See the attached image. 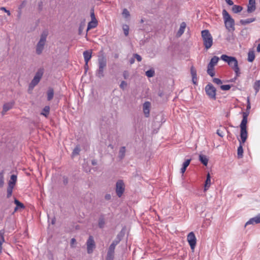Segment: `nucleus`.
I'll return each instance as SVG.
<instances>
[{
	"label": "nucleus",
	"mask_w": 260,
	"mask_h": 260,
	"mask_svg": "<svg viewBox=\"0 0 260 260\" xmlns=\"http://www.w3.org/2000/svg\"><path fill=\"white\" fill-rule=\"evenodd\" d=\"M5 231L4 230H2L0 231V237L4 238Z\"/></svg>",
	"instance_id": "6e6d98bb"
},
{
	"label": "nucleus",
	"mask_w": 260,
	"mask_h": 260,
	"mask_svg": "<svg viewBox=\"0 0 260 260\" xmlns=\"http://www.w3.org/2000/svg\"><path fill=\"white\" fill-rule=\"evenodd\" d=\"M125 151H126L125 147L122 146L120 148V150L119 151V156H118L121 159H123L124 157L125 154Z\"/></svg>",
	"instance_id": "bb28decb"
},
{
	"label": "nucleus",
	"mask_w": 260,
	"mask_h": 260,
	"mask_svg": "<svg viewBox=\"0 0 260 260\" xmlns=\"http://www.w3.org/2000/svg\"><path fill=\"white\" fill-rule=\"evenodd\" d=\"M122 15L125 18H127L130 16L129 12L126 9H123Z\"/></svg>",
	"instance_id": "79ce46f5"
},
{
	"label": "nucleus",
	"mask_w": 260,
	"mask_h": 260,
	"mask_svg": "<svg viewBox=\"0 0 260 260\" xmlns=\"http://www.w3.org/2000/svg\"><path fill=\"white\" fill-rule=\"evenodd\" d=\"M205 91L210 99H216V88L211 83H208L205 87Z\"/></svg>",
	"instance_id": "0eeeda50"
},
{
	"label": "nucleus",
	"mask_w": 260,
	"mask_h": 260,
	"mask_svg": "<svg viewBox=\"0 0 260 260\" xmlns=\"http://www.w3.org/2000/svg\"><path fill=\"white\" fill-rule=\"evenodd\" d=\"M145 74L149 78L152 77L155 75L154 70L153 69H151L148 71H146Z\"/></svg>",
	"instance_id": "c9c22d12"
},
{
	"label": "nucleus",
	"mask_w": 260,
	"mask_h": 260,
	"mask_svg": "<svg viewBox=\"0 0 260 260\" xmlns=\"http://www.w3.org/2000/svg\"><path fill=\"white\" fill-rule=\"evenodd\" d=\"M4 172H0V187H3L4 185Z\"/></svg>",
	"instance_id": "4c0bfd02"
},
{
	"label": "nucleus",
	"mask_w": 260,
	"mask_h": 260,
	"mask_svg": "<svg viewBox=\"0 0 260 260\" xmlns=\"http://www.w3.org/2000/svg\"><path fill=\"white\" fill-rule=\"evenodd\" d=\"M50 111V107L46 106L43 109V111L41 113V115H44L45 117H47Z\"/></svg>",
	"instance_id": "cd10ccee"
},
{
	"label": "nucleus",
	"mask_w": 260,
	"mask_h": 260,
	"mask_svg": "<svg viewBox=\"0 0 260 260\" xmlns=\"http://www.w3.org/2000/svg\"><path fill=\"white\" fill-rule=\"evenodd\" d=\"M12 107V105L9 103L6 104L3 106V110L2 111V114L4 115L5 113L9 110L10 109H11Z\"/></svg>",
	"instance_id": "473e14b6"
},
{
	"label": "nucleus",
	"mask_w": 260,
	"mask_h": 260,
	"mask_svg": "<svg viewBox=\"0 0 260 260\" xmlns=\"http://www.w3.org/2000/svg\"><path fill=\"white\" fill-rule=\"evenodd\" d=\"M123 76L125 79H127L129 76L128 72L127 71H124L123 72Z\"/></svg>",
	"instance_id": "3c124183"
},
{
	"label": "nucleus",
	"mask_w": 260,
	"mask_h": 260,
	"mask_svg": "<svg viewBox=\"0 0 260 260\" xmlns=\"http://www.w3.org/2000/svg\"><path fill=\"white\" fill-rule=\"evenodd\" d=\"M260 223V213L256 216L250 219L246 223L245 226L249 224Z\"/></svg>",
	"instance_id": "ddd939ff"
},
{
	"label": "nucleus",
	"mask_w": 260,
	"mask_h": 260,
	"mask_svg": "<svg viewBox=\"0 0 260 260\" xmlns=\"http://www.w3.org/2000/svg\"><path fill=\"white\" fill-rule=\"evenodd\" d=\"M256 50L257 52H260V43L258 44L256 48Z\"/></svg>",
	"instance_id": "0e129e2a"
},
{
	"label": "nucleus",
	"mask_w": 260,
	"mask_h": 260,
	"mask_svg": "<svg viewBox=\"0 0 260 260\" xmlns=\"http://www.w3.org/2000/svg\"><path fill=\"white\" fill-rule=\"evenodd\" d=\"M199 160L205 166H206L208 162V158L207 156L203 154L199 155Z\"/></svg>",
	"instance_id": "4be33fe9"
},
{
	"label": "nucleus",
	"mask_w": 260,
	"mask_h": 260,
	"mask_svg": "<svg viewBox=\"0 0 260 260\" xmlns=\"http://www.w3.org/2000/svg\"><path fill=\"white\" fill-rule=\"evenodd\" d=\"M231 87L230 85H222L220 86V88L222 90H228Z\"/></svg>",
	"instance_id": "37998d69"
},
{
	"label": "nucleus",
	"mask_w": 260,
	"mask_h": 260,
	"mask_svg": "<svg viewBox=\"0 0 260 260\" xmlns=\"http://www.w3.org/2000/svg\"><path fill=\"white\" fill-rule=\"evenodd\" d=\"M92 51L91 50H86L83 52V56L86 65L87 66V63L89 60L91 58Z\"/></svg>",
	"instance_id": "dca6fc26"
},
{
	"label": "nucleus",
	"mask_w": 260,
	"mask_h": 260,
	"mask_svg": "<svg viewBox=\"0 0 260 260\" xmlns=\"http://www.w3.org/2000/svg\"><path fill=\"white\" fill-rule=\"evenodd\" d=\"M105 225V220L103 218H100L99 221V226L100 228H103Z\"/></svg>",
	"instance_id": "a19ab883"
},
{
	"label": "nucleus",
	"mask_w": 260,
	"mask_h": 260,
	"mask_svg": "<svg viewBox=\"0 0 260 260\" xmlns=\"http://www.w3.org/2000/svg\"><path fill=\"white\" fill-rule=\"evenodd\" d=\"M237 77L236 76V77H235V78H234V79H231V82H234V81H235V80L236 79V78H237Z\"/></svg>",
	"instance_id": "774afa93"
},
{
	"label": "nucleus",
	"mask_w": 260,
	"mask_h": 260,
	"mask_svg": "<svg viewBox=\"0 0 260 260\" xmlns=\"http://www.w3.org/2000/svg\"><path fill=\"white\" fill-rule=\"evenodd\" d=\"M255 19L254 18H248L245 20H241L240 22L242 25H246L254 21Z\"/></svg>",
	"instance_id": "c85d7f7f"
},
{
	"label": "nucleus",
	"mask_w": 260,
	"mask_h": 260,
	"mask_svg": "<svg viewBox=\"0 0 260 260\" xmlns=\"http://www.w3.org/2000/svg\"><path fill=\"white\" fill-rule=\"evenodd\" d=\"M134 57L135 58H136L138 61H141L142 60V57L141 56L136 53V54H134Z\"/></svg>",
	"instance_id": "8fccbe9b"
},
{
	"label": "nucleus",
	"mask_w": 260,
	"mask_h": 260,
	"mask_svg": "<svg viewBox=\"0 0 260 260\" xmlns=\"http://www.w3.org/2000/svg\"><path fill=\"white\" fill-rule=\"evenodd\" d=\"M186 26L185 22H182L180 24V28L177 32V36L180 37L184 32L185 28Z\"/></svg>",
	"instance_id": "f3484780"
},
{
	"label": "nucleus",
	"mask_w": 260,
	"mask_h": 260,
	"mask_svg": "<svg viewBox=\"0 0 260 260\" xmlns=\"http://www.w3.org/2000/svg\"><path fill=\"white\" fill-rule=\"evenodd\" d=\"M219 59V58L218 57L214 56L211 59L210 61L208 64V66L210 68H214V66L217 63Z\"/></svg>",
	"instance_id": "6ab92c4d"
},
{
	"label": "nucleus",
	"mask_w": 260,
	"mask_h": 260,
	"mask_svg": "<svg viewBox=\"0 0 260 260\" xmlns=\"http://www.w3.org/2000/svg\"><path fill=\"white\" fill-rule=\"evenodd\" d=\"M253 88L256 94L259 90L260 89V80L256 81L254 84Z\"/></svg>",
	"instance_id": "f704fd0d"
},
{
	"label": "nucleus",
	"mask_w": 260,
	"mask_h": 260,
	"mask_svg": "<svg viewBox=\"0 0 260 260\" xmlns=\"http://www.w3.org/2000/svg\"><path fill=\"white\" fill-rule=\"evenodd\" d=\"M63 182L64 184H67L68 183V180L66 178H63Z\"/></svg>",
	"instance_id": "69168bd1"
},
{
	"label": "nucleus",
	"mask_w": 260,
	"mask_h": 260,
	"mask_svg": "<svg viewBox=\"0 0 260 260\" xmlns=\"http://www.w3.org/2000/svg\"><path fill=\"white\" fill-rule=\"evenodd\" d=\"M213 82L217 85H220L222 83V81L220 79L216 78L213 79Z\"/></svg>",
	"instance_id": "49530a36"
},
{
	"label": "nucleus",
	"mask_w": 260,
	"mask_h": 260,
	"mask_svg": "<svg viewBox=\"0 0 260 260\" xmlns=\"http://www.w3.org/2000/svg\"><path fill=\"white\" fill-rule=\"evenodd\" d=\"M190 72L192 76V82L193 84H196L197 82V71L193 67L191 68Z\"/></svg>",
	"instance_id": "aec40b11"
},
{
	"label": "nucleus",
	"mask_w": 260,
	"mask_h": 260,
	"mask_svg": "<svg viewBox=\"0 0 260 260\" xmlns=\"http://www.w3.org/2000/svg\"><path fill=\"white\" fill-rule=\"evenodd\" d=\"M187 240L189 243L191 249L194 251L197 243V239L193 232H190L187 236Z\"/></svg>",
	"instance_id": "6e6552de"
},
{
	"label": "nucleus",
	"mask_w": 260,
	"mask_h": 260,
	"mask_svg": "<svg viewBox=\"0 0 260 260\" xmlns=\"http://www.w3.org/2000/svg\"><path fill=\"white\" fill-rule=\"evenodd\" d=\"M202 37L205 48L208 50L213 44V38L209 31L205 29L202 31Z\"/></svg>",
	"instance_id": "39448f33"
},
{
	"label": "nucleus",
	"mask_w": 260,
	"mask_h": 260,
	"mask_svg": "<svg viewBox=\"0 0 260 260\" xmlns=\"http://www.w3.org/2000/svg\"><path fill=\"white\" fill-rule=\"evenodd\" d=\"M127 83L124 81H122L119 85L120 88L123 90L125 89V87L127 86Z\"/></svg>",
	"instance_id": "a18cd8bd"
},
{
	"label": "nucleus",
	"mask_w": 260,
	"mask_h": 260,
	"mask_svg": "<svg viewBox=\"0 0 260 260\" xmlns=\"http://www.w3.org/2000/svg\"><path fill=\"white\" fill-rule=\"evenodd\" d=\"M47 35H48L47 31H43L40 36V40L38 42V43H37V46H36V53L38 55L41 54L44 50Z\"/></svg>",
	"instance_id": "423d86ee"
},
{
	"label": "nucleus",
	"mask_w": 260,
	"mask_h": 260,
	"mask_svg": "<svg viewBox=\"0 0 260 260\" xmlns=\"http://www.w3.org/2000/svg\"><path fill=\"white\" fill-rule=\"evenodd\" d=\"M211 184V177L210 174L208 173L207 176V178L205 181V186H204V191H206L208 189Z\"/></svg>",
	"instance_id": "412c9836"
},
{
	"label": "nucleus",
	"mask_w": 260,
	"mask_h": 260,
	"mask_svg": "<svg viewBox=\"0 0 260 260\" xmlns=\"http://www.w3.org/2000/svg\"><path fill=\"white\" fill-rule=\"evenodd\" d=\"M216 134L221 137H223L224 135L223 133L219 129L217 130Z\"/></svg>",
	"instance_id": "864d4df0"
},
{
	"label": "nucleus",
	"mask_w": 260,
	"mask_h": 260,
	"mask_svg": "<svg viewBox=\"0 0 260 260\" xmlns=\"http://www.w3.org/2000/svg\"><path fill=\"white\" fill-rule=\"evenodd\" d=\"M255 9V1L249 0V4L247 8V12L248 13H251L254 11Z\"/></svg>",
	"instance_id": "4468645a"
},
{
	"label": "nucleus",
	"mask_w": 260,
	"mask_h": 260,
	"mask_svg": "<svg viewBox=\"0 0 260 260\" xmlns=\"http://www.w3.org/2000/svg\"><path fill=\"white\" fill-rule=\"evenodd\" d=\"M15 186L8 184L7 189V198H9L11 197L13 192V189Z\"/></svg>",
	"instance_id": "c756f323"
},
{
	"label": "nucleus",
	"mask_w": 260,
	"mask_h": 260,
	"mask_svg": "<svg viewBox=\"0 0 260 260\" xmlns=\"http://www.w3.org/2000/svg\"><path fill=\"white\" fill-rule=\"evenodd\" d=\"M5 241V239H4V238H1L0 237V252H2V244Z\"/></svg>",
	"instance_id": "603ef678"
},
{
	"label": "nucleus",
	"mask_w": 260,
	"mask_h": 260,
	"mask_svg": "<svg viewBox=\"0 0 260 260\" xmlns=\"http://www.w3.org/2000/svg\"><path fill=\"white\" fill-rule=\"evenodd\" d=\"M122 29L124 32V34L125 36H127L129 33V26L126 24L123 25Z\"/></svg>",
	"instance_id": "58836bf2"
},
{
	"label": "nucleus",
	"mask_w": 260,
	"mask_h": 260,
	"mask_svg": "<svg viewBox=\"0 0 260 260\" xmlns=\"http://www.w3.org/2000/svg\"><path fill=\"white\" fill-rule=\"evenodd\" d=\"M225 1L230 6H232L234 5V3L231 0H225Z\"/></svg>",
	"instance_id": "4d7b16f0"
},
{
	"label": "nucleus",
	"mask_w": 260,
	"mask_h": 260,
	"mask_svg": "<svg viewBox=\"0 0 260 260\" xmlns=\"http://www.w3.org/2000/svg\"><path fill=\"white\" fill-rule=\"evenodd\" d=\"M150 103L149 102H146L143 104V112L146 117H148L149 115Z\"/></svg>",
	"instance_id": "2eb2a0df"
},
{
	"label": "nucleus",
	"mask_w": 260,
	"mask_h": 260,
	"mask_svg": "<svg viewBox=\"0 0 260 260\" xmlns=\"http://www.w3.org/2000/svg\"><path fill=\"white\" fill-rule=\"evenodd\" d=\"M47 100L49 101H51L53 99L54 95L53 89L52 88H49L47 91Z\"/></svg>",
	"instance_id": "a878e982"
},
{
	"label": "nucleus",
	"mask_w": 260,
	"mask_h": 260,
	"mask_svg": "<svg viewBox=\"0 0 260 260\" xmlns=\"http://www.w3.org/2000/svg\"><path fill=\"white\" fill-rule=\"evenodd\" d=\"M43 71L42 70H39L36 74H35L33 79L31 80L29 88H34L35 86H36L39 82H40L42 76H43Z\"/></svg>",
	"instance_id": "1a4fd4ad"
},
{
	"label": "nucleus",
	"mask_w": 260,
	"mask_h": 260,
	"mask_svg": "<svg viewBox=\"0 0 260 260\" xmlns=\"http://www.w3.org/2000/svg\"><path fill=\"white\" fill-rule=\"evenodd\" d=\"M186 169L185 168H184V167H183L182 166V168H181V171H180L181 173L182 174H183V173L185 172Z\"/></svg>",
	"instance_id": "052dcab7"
},
{
	"label": "nucleus",
	"mask_w": 260,
	"mask_h": 260,
	"mask_svg": "<svg viewBox=\"0 0 260 260\" xmlns=\"http://www.w3.org/2000/svg\"><path fill=\"white\" fill-rule=\"evenodd\" d=\"M98 69L95 72V75L101 79L105 76L104 70L107 66V59L104 55H102L98 58Z\"/></svg>",
	"instance_id": "20e7f679"
},
{
	"label": "nucleus",
	"mask_w": 260,
	"mask_h": 260,
	"mask_svg": "<svg viewBox=\"0 0 260 260\" xmlns=\"http://www.w3.org/2000/svg\"><path fill=\"white\" fill-rule=\"evenodd\" d=\"M190 161H191V159H186L183 162L182 166L186 169L187 167L189 166V164L190 162Z\"/></svg>",
	"instance_id": "de8ad7c7"
},
{
	"label": "nucleus",
	"mask_w": 260,
	"mask_h": 260,
	"mask_svg": "<svg viewBox=\"0 0 260 260\" xmlns=\"http://www.w3.org/2000/svg\"><path fill=\"white\" fill-rule=\"evenodd\" d=\"M121 235L120 234H118L116 236V239L112 242L111 244L109 246V247L115 248L116 246L120 242L121 240Z\"/></svg>",
	"instance_id": "a211bd4d"
},
{
	"label": "nucleus",
	"mask_w": 260,
	"mask_h": 260,
	"mask_svg": "<svg viewBox=\"0 0 260 260\" xmlns=\"http://www.w3.org/2000/svg\"><path fill=\"white\" fill-rule=\"evenodd\" d=\"M17 176L16 175H12L10 180L9 181L8 184L15 186L17 182Z\"/></svg>",
	"instance_id": "b1692460"
},
{
	"label": "nucleus",
	"mask_w": 260,
	"mask_h": 260,
	"mask_svg": "<svg viewBox=\"0 0 260 260\" xmlns=\"http://www.w3.org/2000/svg\"><path fill=\"white\" fill-rule=\"evenodd\" d=\"M14 203L16 205V207L15 208V209H14V210L15 211L16 210H17V209L19 208H22V209H24V205L22 203H21V202H20L18 200H17L16 199L14 200Z\"/></svg>",
	"instance_id": "7c9ffc66"
},
{
	"label": "nucleus",
	"mask_w": 260,
	"mask_h": 260,
	"mask_svg": "<svg viewBox=\"0 0 260 260\" xmlns=\"http://www.w3.org/2000/svg\"><path fill=\"white\" fill-rule=\"evenodd\" d=\"M91 164L93 165V166H94V165H96L97 164V161L95 159H93L91 161Z\"/></svg>",
	"instance_id": "680f3d73"
},
{
	"label": "nucleus",
	"mask_w": 260,
	"mask_h": 260,
	"mask_svg": "<svg viewBox=\"0 0 260 260\" xmlns=\"http://www.w3.org/2000/svg\"><path fill=\"white\" fill-rule=\"evenodd\" d=\"M242 7L238 5H234L232 8V11L235 13L240 12L242 10Z\"/></svg>",
	"instance_id": "72a5a7b5"
},
{
	"label": "nucleus",
	"mask_w": 260,
	"mask_h": 260,
	"mask_svg": "<svg viewBox=\"0 0 260 260\" xmlns=\"http://www.w3.org/2000/svg\"><path fill=\"white\" fill-rule=\"evenodd\" d=\"M221 59L227 62L228 64L234 70L237 77L240 74V69L238 67V62L235 57L228 56L223 54L220 57Z\"/></svg>",
	"instance_id": "f03ea898"
},
{
	"label": "nucleus",
	"mask_w": 260,
	"mask_h": 260,
	"mask_svg": "<svg viewBox=\"0 0 260 260\" xmlns=\"http://www.w3.org/2000/svg\"><path fill=\"white\" fill-rule=\"evenodd\" d=\"M124 191V184L122 180H119L116 184V192L118 197H121Z\"/></svg>",
	"instance_id": "9b49d317"
},
{
	"label": "nucleus",
	"mask_w": 260,
	"mask_h": 260,
	"mask_svg": "<svg viewBox=\"0 0 260 260\" xmlns=\"http://www.w3.org/2000/svg\"><path fill=\"white\" fill-rule=\"evenodd\" d=\"M135 62V58H132L129 60V63L132 64Z\"/></svg>",
	"instance_id": "e2e57ef3"
},
{
	"label": "nucleus",
	"mask_w": 260,
	"mask_h": 260,
	"mask_svg": "<svg viewBox=\"0 0 260 260\" xmlns=\"http://www.w3.org/2000/svg\"><path fill=\"white\" fill-rule=\"evenodd\" d=\"M98 25V21L97 20H91L87 25V31L92 28H94L96 27Z\"/></svg>",
	"instance_id": "5701e85b"
},
{
	"label": "nucleus",
	"mask_w": 260,
	"mask_h": 260,
	"mask_svg": "<svg viewBox=\"0 0 260 260\" xmlns=\"http://www.w3.org/2000/svg\"><path fill=\"white\" fill-rule=\"evenodd\" d=\"M76 242V239L75 238H72L71 240V246H72V245H73Z\"/></svg>",
	"instance_id": "bf43d9fd"
},
{
	"label": "nucleus",
	"mask_w": 260,
	"mask_h": 260,
	"mask_svg": "<svg viewBox=\"0 0 260 260\" xmlns=\"http://www.w3.org/2000/svg\"><path fill=\"white\" fill-rule=\"evenodd\" d=\"M255 58L254 52L253 51H249L248 53V61L249 62H252Z\"/></svg>",
	"instance_id": "2f4dec72"
},
{
	"label": "nucleus",
	"mask_w": 260,
	"mask_h": 260,
	"mask_svg": "<svg viewBox=\"0 0 260 260\" xmlns=\"http://www.w3.org/2000/svg\"><path fill=\"white\" fill-rule=\"evenodd\" d=\"M242 143H243L242 141H240V145L238 148L237 154L239 158H241L243 156V149L242 145Z\"/></svg>",
	"instance_id": "393cba45"
},
{
	"label": "nucleus",
	"mask_w": 260,
	"mask_h": 260,
	"mask_svg": "<svg viewBox=\"0 0 260 260\" xmlns=\"http://www.w3.org/2000/svg\"><path fill=\"white\" fill-rule=\"evenodd\" d=\"M115 249L109 247L106 260H113L114 258Z\"/></svg>",
	"instance_id": "f8f14e48"
},
{
	"label": "nucleus",
	"mask_w": 260,
	"mask_h": 260,
	"mask_svg": "<svg viewBox=\"0 0 260 260\" xmlns=\"http://www.w3.org/2000/svg\"><path fill=\"white\" fill-rule=\"evenodd\" d=\"M222 14L226 29L230 32L234 31L235 30L234 19L225 9L222 10Z\"/></svg>",
	"instance_id": "7ed1b4c3"
},
{
	"label": "nucleus",
	"mask_w": 260,
	"mask_h": 260,
	"mask_svg": "<svg viewBox=\"0 0 260 260\" xmlns=\"http://www.w3.org/2000/svg\"><path fill=\"white\" fill-rule=\"evenodd\" d=\"M84 68H85V71L86 72L88 69V65L86 66V63L85 64Z\"/></svg>",
	"instance_id": "338daca9"
},
{
	"label": "nucleus",
	"mask_w": 260,
	"mask_h": 260,
	"mask_svg": "<svg viewBox=\"0 0 260 260\" xmlns=\"http://www.w3.org/2000/svg\"><path fill=\"white\" fill-rule=\"evenodd\" d=\"M87 251L88 254H91L93 252V249L95 248V244L92 236H90L86 242Z\"/></svg>",
	"instance_id": "9d476101"
},
{
	"label": "nucleus",
	"mask_w": 260,
	"mask_h": 260,
	"mask_svg": "<svg viewBox=\"0 0 260 260\" xmlns=\"http://www.w3.org/2000/svg\"><path fill=\"white\" fill-rule=\"evenodd\" d=\"M80 148L79 146H77L73 150L72 152V156H74L79 154Z\"/></svg>",
	"instance_id": "ea45409f"
},
{
	"label": "nucleus",
	"mask_w": 260,
	"mask_h": 260,
	"mask_svg": "<svg viewBox=\"0 0 260 260\" xmlns=\"http://www.w3.org/2000/svg\"><path fill=\"white\" fill-rule=\"evenodd\" d=\"M214 70V68H210L209 67L207 66V72L208 74H209L211 77H213L215 75Z\"/></svg>",
	"instance_id": "e433bc0d"
},
{
	"label": "nucleus",
	"mask_w": 260,
	"mask_h": 260,
	"mask_svg": "<svg viewBox=\"0 0 260 260\" xmlns=\"http://www.w3.org/2000/svg\"><path fill=\"white\" fill-rule=\"evenodd\" d=\"M85 23L84 22L81 23L79 27V34L81 35L84 28Z\"/></svg>",
	"instance_id": "c03bdc74"
},
{
	"label": "nucleus",
	"mask_w": 260,
	"mask_h": 260,
	"mask_svg": "<svg viewBox=\"0 0 260 260\" xmlns=\"http://www.w3.org/2000/svg\"><path fill=\"white\" fill-rule=\"evenodd\" d=\"M1 10H3V11H4L5 12H6L7 13V14L10 16L11 15V13H10V12L9 10H7L6 8L5 7H2L1 8Z\"/></svg>",
	"instance_id": "5fc2aeb1"
},
{
	"label": "nucleus",
	"mask_w": 260,
	"mask_h": 260,
	"mask_svg": "<svg viewBox=\"0 0 260 260\" xmlns=\"http://www.w3.org/2000/svg\"><path fill=\"white\" fill-rule=\"evenodd\" d=\"M105 198L107 200H109L111 198V195L110 194H107L105 195Z\"/></svg>",
	"instance_id": "13d9d810"
},
{
	"label": "nucleus",
	"mask_w": 260,
	"mask_h": 260,
	"mask_svg": "<svg viewBox=\"0 0 260 260\" xmlns=\"http://www.w3.org/2000/svg\"><path fill=\"white\" fill-rule=\"evenodd\" d=\"M90 17L91 20H97L94 13L93 9H91L90 11Z\"/></svg>",
	"instance_id": "09e8293b"
},
{
	"label": "nucleus",
	"mask_w": 260,
	"mask_h": 260,
	"mask_svg": "<svg viewBox=\"0 0 260 260\" xmlns=\"http://www.w3.org/2000/svg\"><path fill=\"white\" fill-rule=\"evenodd\" d=\"M247 104L246 110L245 112H243L242 113L243 118L240 125V137L243 143H245L246 142L248 136L246 124L247 123V117L250 113V109H251V105L249 97L247 98Z\"/></svg>",
	"instance_id": "f257e3e1"
}]
</instances>
